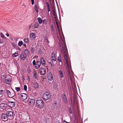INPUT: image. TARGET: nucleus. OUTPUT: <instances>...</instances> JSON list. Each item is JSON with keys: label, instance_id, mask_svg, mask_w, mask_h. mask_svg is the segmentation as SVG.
Segmentation results:
<instances>
[{"label": "nucleus", "instance_id": "f257e3e1", "mask_svg": "<svg viewBox=\"0 0 123 123\" xmlns=\"http://www.w3.org/2000/svg\"><path fill=\"white\" fill-rule=\"evenodd\" d=\"M64 43V45L63 44L62 45V43L61 42V43H60V47H62V49L61 50V52L63 54L62 55L63 56L64 60V61H65L66 62V63L67 64V67H66L67 71L68 74L69 75L70 74V71H69V65L68 64L67 61L68 54L66 44L65 43H64Z\"/></svg>", "mask_w": 123, "mask_h": 123}, {"label": "nucleus", "instance_id": "f03ea898", "mask_svg": "<svg viewBox=\"0 0 123 123\" xmlns=\"http://www.w3.org/2000/svg\"><path fill=\"white\" fill-rule=\"evenodd\" d=\"M51 98L50 93L48 92H45L43 95V98L45 100H47Z\"/></svg>", "mask_w": 123, "mask_h": 123}, {"label": "nucleus", "instance_id": "7ed1b4c3", "mask_svg": "<svg viewBox=\"0 0 123 123\" xmlns=\"http://www.w3.org/2000/svg\"><path fill=\"white\" fill-rule=\"evenodd\" d=\"M37 105L38 107L42 108L43 107L44 102L42 99L37 100L36 101Z\"/></svg>", "mask_w": 123, "mask_h": 123}, {"label": "nucleus", "instance_id": "20e7f679", "mask_svg": "<svg viewBox=\"0 0 123 123\" xmlns=\"http://www.w3.org/2000/svg\"><path fill=\"white\" fill-rule=\"evenodd\" d=\"M13 113L12 111H9L7 112L6 114L8 117V119H10V118H12L13 116Z\"/></svg>", "mask_w": 123, "mask_h": 123}, {"label": "nucleus", "instance_id": "39448f33", "mask_svg": "<svg viewBox=\"0 0 123 123\" xmlns=\"http://www.w3.org/2000/svg\"><path fill=\"white\" fill-rule=\"evenodd\" d=\"M7 107V104L3 103L0 104V108L3 110H5Z\"/></svg>", "mask_w": 123, "mask_h": 123}, {"label": "nucleus", "instance_id": "423d86ee", "mask_svg": "<svg viewBox=\"0 0 123 123\" xmlns=\"http://www.w3.org/2000/svg\"><path fill=\"white\" fill-rule=\"evenodd\" d=\"M6 92L9 97H12L15 95V94L14 92H10L9 90H6Z\"/></svg>", "mask_w": 123, "mask_h": 123}, {"label": "nucleus", "instance_id": "0eeeda50", "mask_svg": "<svg viewBox=\"0 0 123 123\" xmlns=\"http://www.w3.org/2000/svg\"><path fill=\"white\" fill-rule=\"evenodd\" d=\"M38 71L40 74L42 75H44L46 72L45 69L43 68H40Z\"/></svg>", "mask_w": 123, "mask_h": 123}, {"label": "nucleus", "instance_id": "6e6552de", "mask_svg": "<svg viewBox=\"0 0 123 123\" xmlns=\"http://www.w3.org/2000/svg\"><path fill=\"white\" fill-rule=\"evenodd\" d=\"M27 97V95L25 93L21 94L20 98L23 101L26 99Z\"/></svg>", "mask_w": 123, "mask_h": 123}, {"label": "nucleus", "instance_id": "1a4fd4ad", "mask_svg": "<svg viewBox=\"0 0 123 123\" xmlns=\"http://www.w3.org/2000/svg\"><path fill=\"white\" fill-rule=\"evenodd\" d=\"M27 55L22 52L20 55V58L21 60H25L27 58Z\"/></svg>", "mask_w": 123, "mask_h": 123}, {"label": "nucleus", "instance_id": "9d476101", "mask_svg": "<svg viewBox=\"0 0 123 123\" xmlns=\"http://www.w3.org/2000/svg\"><path fill=\"white\" fill-rule=\"evenodd\" d=\"M51 59L53 62H54L56 60V59L55 57L54 53L53 52H52L51 53Z\"/></svg>", "mask_w": 123, "mask_h": 123}, {"label": "nucleus", "instance_id": "9b49d317", "mask_svg": "<svg viewBox=\"0 0 123 123\" xmlns=\"http://www.w3.org/2000/svg\"><path fill=\"white\" fill-rule=\"evenodd\" d=\"M8 103V106L11 108L15 106V104L14 102L9 101Z\"/></svg>", "mask_w": 123, "mask_h": 123}, {"label": "nucleus", "instance_id": "f8f14e48", "mask_svg": "<svg viewBox=\"0 0 123 123\" xmlns=\"http://www.w3.org/2000/svg\"><path fill=\"white\" fill-rule=\"evenodd\" d=\"M47 78L48 80L51 81L53 79V76L50 72L48 74Z\"/></svg>", "mask_w": 123, "mask_h": 123}, {"label": "nucleus", "instance_id": "ddd939ff", "mask_svg": "<svg viewBox=\"0 0 123 123\" xmlns=\"http://www.w3.org/2000/svg\"><path fill=\"white\" fill-rule=\"evenodd\" d=\"M41 62L40 61H37L35 64V67L36 69H38L40 67L41 65Z\"/></svg>", "mask_w": 123, "mask_h": 123}, {"label": "nucleus", "instance_id": "4468645a", "mask_svg": "<svg viewBox=\"0 0 123 123\" xmlns=\"http://www.w3.org/2000/svg\"><path fill=\"white\" fill-rule=\"evenodd\" d=\"M29 104L30 105H32L34 104L35 100L34 99H29L28 100Z\"/></svg>", "mask_w": 123, "mask_h": 123}, {"label": "nucleus", "instance_id": "2eb2a0df", "mask_svg": "<svg viewBox=\"0 0 123 123\" xmlns=\"http://www.w3.org/2000/svg\"><path fill=\"white\" fill-rule=\"evenodd\" d=\"M1 117L2 119H3V121H6L8 118V117L7 116V115L5 114L2 113L1 114Z\"/></svg>", "mask_w": 123, "mask_h": 123}, {"label": "nucleus", "instance_id": "dca6fc26", "mask_svg": "<svg viewBox=\"0 0 123 123\" xmlns=\"http://www.w3.org/2000/svg\"><path fill=\"white\" fill-rule=\"evenodd\" d=\"M30 37L32 40H34L35 39V35L34 33H31L30 34Z\"/></svg>", "mask_w": 123, "mask_h": 123}, {"label": "nucleus", "instance_id": "f3484780", "mask_svg": "<svg viewBox=\"0 0 123 123\" xmlns=\"http://www.w3.org/2000/svg\"><path fill=\"white\" fill-rule=\"evenodd\" d=\"M40 61L42 65L43 66H45L46 64L45 63V60L44 59L43 57L41 58Z\"/></svg>", "mask_w": 123, "mask_h": 123}, {"label": "nucleus", "instance_id": "a211bd4d", "mask_svg": "<svg viewBox=\"0 0 123 123\" xmlns=\"http://www.w3.org/2000/svg\"><path fill=\"white\" fill-rule=\"evenodd\" d=\"M58 73L59 75L60 78H62L63 77V75L62 72L61 70H59L58 71Z\"/></svg>", "mask_w": 123, "mask_h": 123}, {"label": "nucleus", "instance_id": "6ab92c4d", "mask_svg": "<svg viewBox=\"0 0 123 123\" xmlns=\"http://www.w3.org/2000/svg\"><path fill=\"white\" fill-rule=\"evenodd\" d=\"M34 75H33V77L35 79H37L38 77V75L35 71L33 72Z\"/></svg>", "mask_w": 123, "mask_h": 123}, {"label": "nucleus", "instance_id": "aec40b11", "mask_svg": "<svg viewBox=\"0 0 123 123\" xmlns=\"http://www.w3.org/2000/svg\"><path fill=\"white\" fill-rule=\"evenodd\" d=\"M58 86V85L56 83H54L53 84V89H54L55 90H57V87Z\"/></svg>", "mask_w": 123, "mask_h": 123}, {"label": "nucleus", "instance_id": "412c9836", "mask_svg": "<svg viewBox=\"0 0 123 123\" xmlns=\"http://www.w3.org/2000/svg\"><path fill=\"white\" fill-rule=\"evenodd\" d=\"M23 53L27 56L29 55V51L27 49H26L25 50L24 52Z\"/></svg>", "mask_w": 123, "mask_h": 123}, {"label": "nucleus", "instance_id": "4be33fe9", "mask_svg": "<svg viewBox=\"0 0 123 123\" xmlns=\"http://www.w3.org/2000/svg\"><path fill=\"white\" fill-rule=\"evenodd\" d=\"M39 24L37 22H35L34 25V28H37L38 27Z\"/></svg>", "mask_w": 123, "mask_h": 123}, {"label": "nucleus", "instance_id": "5701e85b", "mask_svg": "<svg viewBox=\"0 0 123 123\" xmlns=\"http://www.w3.org/2000/svg\"><path fill=\"white\" fill-rule=\"evenodd\" d=\"M63 101L65 103L67 102V99L66 96L64 95L63 97Z\"/></svg>", "mask_w": 123, "mask_h": 123}, {"label": "nucleus", "instance_id": "b1692460", "mask_svg": "<svg viewBox=\"0 0 123 123\" xmlns=\"http://www.w3.org/2000/svg\"><path fill=\"white\" fill-rule=\"evenodd\" d=\"M37 19L39 24H41L43 22V20L40 17L37 18Z\"/></svg>", "mask_w": 123, "mask_h": 123}, {"label": "nucleus", "instance_id": "393cba45", "mask_svg": "<svg viewBox=\"0 0 123 123\" xmlns=\"http://www.w3.org/2000/svg\"><path fill=\"white\" fill-rule=\"evenodd\" d=\"M46 4L47 5L48 11L49 12L50 11L49 5L48 2H46Z\"/></svg>", "mask_w": 123, "mask_h": 123}, {"label": "nucleus", "instance_id": "a878e982", "mask_svg": "<svg viewBox=\"0 0 123 123\" xmlns=\"http://www.w3.org/2000/svg\"><path fill=\"white\" fill-rule=\"evenodd\" d=\"M57 60L59 62H62V60L61 59V57L60 54L59 55V56L58 57Z\"/></svg>", "mask_w": 123, "mask_h": 123}, {"label": "nucleus", "instance_id": "bb28decb", "mask_svg": "<svg viewBox=\"0 0 123 123\" xmlns=\"http://www.w3.org/2000/svg\"><path fill=\"white\" fill-rule=\"evenodd\" d=\"M42 23L43 25H46L47 24V22L46 19H44L43 20Z\"/></svg>", "mask_w": 123, "mask_h": 123}, {"label": "nucleus", "instance_id": "cd10ccee", "mask_svg": "<svg viewBox=\"0 0 123 123\" xmlns=\"http://www.w3.org/2000/svg\"><path fill=\"white\" fill-rule=\"evenodd\" d=\"M6 75H3L1 77V81H4V79H6Z\"/></svg>", "mask_w": 123, "mask_h": 123}, {"label": "nucleus", "instance_id": "c85d7f7f", "mask_svg": "<svg viewBox=\"0 0 123 123\" xmlns=\"http://www.w3.org/2000/svg\"><path fill=\"white\" fill-rule=\"evenodd\" d=\"M24 42L26 44H28L29 42V40L28 38H25L24 40Z\"/></svg>", "mask_w": 123, "mask_h": 123}, {"label": "nucleus", "instance_id": "c756f323", "mask_svg": "<svg viewBox=\"0 0 123 123\" xmlns=\"http://www.w3.org/2000/svg\"><path fill=\"white\" fill-rule=\"evenodd\" d=\"M5 90H0V94L3 95L5 92Z\"/></svg>", "mask_w": 123, "mask_h": 123}, {"label": "nucleus", "instance_id": "7c9ffc66", "mask_svg": "<svg viewBox=\"0 0 123 123\" xmlns=\"http://www.w3.org/2000/svg\"><path fill=\"white\" fill-rule=\"evenodd\" d=\"M34 87L35 88H38V87L39 86L37 83L36 82L35 83L34 85Z\"/></svg>", "mask_w": 123, "mask_h": 123}, {"label": "nucleus", "instance_id": "2f4dec72", "mask_svg": "<svg viewBox=\"0 0 123 123\" xmlns=\"http://www.w3.org/2000/svg\"><path fill=\"white\" fill-rule=\"evenodd\" d=\"M72 101L73 102V105H75L76 104V101L74 98L72 99Z\"/></svg>", "mask_w": 123, "mask_h": 123}, {"label": "nucleus", "instance_id": "473e14b6", "mask_svg": "<svg viewBox=\"0 0 123 123\" xmlns=\"http://www.w3.org/2000/svg\"><path fill=\"white\" fill-rule=\"evenodd\" d=\"M11 81L10 79H6L5 82L6 84H9L10 82Z\"/></svg>", "mask_w": 123, "mask_h": 123}, {"label": "nucleus", "instance_id": "72a5a7b5", "mask_svg": "<svg viewBox=\"0 0 123 123\" xmlns=\"http://www.w3.org/2000/svg\"><path fill=\"white\" fill-rule=\"evenodd\" d=\"M18 55V52L15 53H14L13 55V56L14 57H16Z\"/></svg>", "mask_w": 123, "mask_h": 123}, {"label": "nucleus", "instance_id": "f704fd0d", "mask_svg": "<svg viewBox=\"0 0 123 123\" xmlns=\"http://www.w3.org/2000/svg\"><path fill=\"white\" fill-rule=\"evenodd\" d=\"M38 53L39 54L41 55L42 54L43 52L41 49H39L38 50Z\"/></svg>", "mask_w": 123, "mask_h": 123}, {"label": "nucleus", "instance_id": "c9c22d12", "mask_svg": "<svg viewBox=\"0 0 123 123\" xmlns=\"http://www.w3.org/2000/svg\"><path fill=\"white\" fill-rule=\"evenodd\" d=\"M35 11H36V12L37 13H38V8L37 7V6L35 5Z\"/></svg>", "mask_w": 123, "mask_h": 123}, {"label": "nucleus", "instance_id": "e433bc0d", "mask_svg": "<svg viewBox=\"0 0 123 123\" xmlns=\"http://www.w3.org/2000/svg\"><path fill=\"white\" fill-rule=\"evenodd\" d=\"M23 43L22 41H20L18 43V45L19 46H21Z\"/></svg>", "mask_w": 123, "mask_h": 123}, {"label": "nucleus", "instance_id": "4c0bfd02", "mask_svg": "<svg viewBox=\"0 0 123 123\" xmlns=\"http://www.w3.org/2000/svg\"><path fill=\"white\" fill-rule=\"evenodd\" d=\"M49 61H50V60H49ZM48 63L49 64V65L50 66V65L52 67H53L54 65L52 64V63L50 61L49 62V60H48Z\"/></svg>", "mask_w": 123, "mask_h": 123}, {"label": "nucleus", "instance_id": "58836bf2", "mask_svg": "<svg viewBox=\"0 0 123 123\" xmlns=\"http://www.w3.org/2000/svg\"><path fill=\"white\" fill-rule=\"evenodd\" d=\"M0 35L1 36V37L3 38H5V36H4V35L2 33H0Z\"/></svg>", "mask_w": 123, "mask_h": 123}, {"label": "nucleus", "instance_id": "ea45409f", "mask_svg": "<svg viewBox=\"0 0 123 123\" xmlns=\"http://www.w3.org/2000/svg\"><path fill=\"white\" fill-rule=\"evenodd\" d=\"M15 89L18 92H19L20 90V88L19 87H16L15 88Z\"/></svg>", "mask_w": 123, "mask_h": 123}, {"label": "nucleus", "instance_id": "a19ab883", "mask_svg": "<svg viewBox=\"0 0 123 123\" xmlns=\"http://www.w3.org/2000/svg\"><path fill=\"white\" fill-rule=\"evenodd\" d=\"M51 30L53 31L54 32V28L53 26L52 25H51Z\"/></svg>", "mask_w": 123, "mask_h": 123}, {"label": "nucleus", "instance_id": "79ce46f5", "mask_svg": "<svg viewBox=\"0 0 123 123\" xmlns=\"http://www.w3.org/2000/svg\"><path fill=\"white\" fill-rule=\"evenodd\" d=\"M69 112L70 114H71L72 113L71 109L70 108L69 109Z\"/></svg>", "mask_w": 123, "mask_h": 123}, {"label": "nucleus", "instance_id": "37998d69", "mask_svg": "<svg viewBox=\"0 0 123 123\" xmlns=\"http://www.w3.org/2000/svg\"><path fill=\"white\" fill-rule=\"evenodd\" d=\"M31 53L32 52L33 53L34 51V48H33L32 47H31Z\"/></svg>", "mask_w": 123, "mask_h": 123}, {"label": "nucleus", "instance_id": "c03bdc74", "mask_svg": "<svg viewBox=\"0 0 123 123\" xmlns=\"http://www.w3.org/2000/svg\"><path fill=\"white\" fill-rule=\"evenodd\" d=\"M24 90L25 91H26L27 90V86L26 85H24Z\"/></svg>", "mask_w": 123, "mask_h": 123}, {"label": "nucleus", "instance_id": "a18cd8bd", "mask_svg": "<svg viewBox=\"0 0 123 123\" xmlns=\"http://www.w3.org/2000/svg\"><path fill=\"white\" fill-rule=\"evenodd\" d=\"M4 41L1 38H0V43L2 44V43Z\"/></svg>", "mask_w": 123, "mask_h": 123}, {"label": "nucleus", "instance_id": "49530a36", "mask_svg": "<svg viewBox=\"0 0 123 123\" xmlns=\"http://www.w3.org/2000/svg\"><path fill=\"white\" fill-rule=\"evenodd\" d=\"M32 64L33 65H35L36 64V63L35 62V60H34L32 62Z\"/></svg>", "mask_w": 123, "mask_h": 123}, {"label": "nucleus", "instance_id": "de8ad7c7", "mask_svg": "<svg viewBox=\"0 0 123 123\" xmlns=\"http://www.w3.org/2000/svg\"><path fill=\"white\" fill-rule=\"evenodd\" d=\"M31 4L32 5H33L34 3V0H31Z\"/></svg>", "mask_w": 123, "mask_h": 123}, {"label": "nucleus", "instance_id": "09e8293b", "mask_svg": "<svg viewBox=\"0 0 123 123\" xmlns=\"http://www.w3.org/2000/svg\"><path fill=\"white\" fill-rule=\"evenodd\" d=\"M45 41H47V42L48 43H49V41L48 39L47 38L45 39Z\"/></svg>", "mask_w": 123, "mask_h": 123}, {"label": "nucleus", "instance_id": "8fccbe9b", "mask_svg": "<svg viewBox=\"0 0 123 123\" xmlns=\"http://www.w3.org/2000/svg\"><path fill=\"white\" fill-rule=\"evenodd\" d=\"M63 123H70L69 122H67L65 120H64Z\"/></svg>", "mask_w": 123, "mask_h": 123}, {"label": "nucleus", "instance_id": "3c124183", "mask_svg": "<svg viewBox=\"0 0 123 123\" xmlns=\"http://www.w3.org/2000/svg\"><path fill=\"white\" fill-rule=\"evenodd\" d=\"M6 35L7 37L9 36V35L8 33H7L6 34Z\"/></svg>", "mask_w": 123, "mask_h": 123}, {"label": "nucleus", "instance_id": "603ef678", "mask_svg": "<svg viewBox=\"0 0 123 123\" xmlns=\"http://www.w3.org/2000/svg\"><path fill=\"white\" fill-rule=\"evenodd\" d=\"M53 11V15H54V16H55V14L54 13V11Z\"/></svg>", "mask_w": 123, "mask_h": 123}, {"label": "nucleus", "instance_id": "864d4df0", "mask_svg": "<svg viewBox=\"0 0 123 123\" xmlns=\"http://www.w3.org/2000/svg\"><path fill=\"white\" fill-rule=\"evenodd\" d=\"M23 46H24V47H26V45L25 44H24L23 45Z\"/></svg>", "mask_w": 123, "mask_h": 123}, {"label": "nucleus", "instance_id": "5fc2aeb1", "mask_svg": "<svg viewBox=\"0 0 123 123\" xmlns=\"http://www.w3.org/2000/svg\"><path fill=\"white\" fill-rule=\"evenodd\" d=\"M56 22V24L57 25V27H58H58H58V25L57 23V22Z\"/></svg>", "mask_w": 123, "mask_h": 123}, {"label": "nucleus", "instance_id": "6e6d98bb", "mask_svg": "<svg viewBox=\"0 0 123 123\" xmlns=\"http://www.w3.org/2000/svg\"><path fill=\"white\" fill-rule=\"evenodd\" d=\"M31 27H32L31 25H30L29 26V28H31Z\"/></svg>", "mask_w": 123, "mask_h": 123}, {"label": "nucleus", "instance_id": "4d7b16f0", "mask_svg": "<svg viewBox=\"0 0 123 123\" xmlns=\"http://www.w3.org/2000/svg\"><path fill=\"white\" fill-rule=\"evenodd\" d=\"M56 15H55V16H54V18H56Z\"/></svg>", "mask_w": 123, "mask_h": 123}, {"label": "nucleus", "instance_id": "13d9d810", "mask_svg": "<svg viewBox=\"0 0 123 123\" xmlns=\"http://www.w3.org/2000/svg\"><path fill=\"white\" fill-rule=\"evenodd\" d=\"M1 65V63H0V65Z\"/></svg>", "mask_w": 123, "mask_h": 123}]
</instances>
